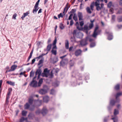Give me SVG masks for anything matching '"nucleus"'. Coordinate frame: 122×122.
Returning a JSON list of instances; mask_svg holds the SVG:
<instances>
[{
  "mask_svg": "<svg viewBox=\"0 0 122 122\" xmlns=\"http://www.w3.org/2000/svg\"><path fill=\"white\" fill-rule=\"evenodd\" d=\"M59 27L60 28L61 30L63 29L65 27L64 26L63 24L62 23H60Z\"/></svg>",
  "mask_w": 122,
  "mask_h": 122,
  "instance_id": "nucleus-29",
  "label": "nucleus"
},
{
  "mask_svg": "<svg viewBox=\"0 0 122 122\" xmlns=\"http://www.w3.org/2000/svg\"><path fill=\"white\" fill-rule=\"evenodd\" d=\"M25 120L27 121V118H25L24 117H22L21 118L19 122H23Z\"/></svg>",
  "mask_w": 122,
  "mask_h": 122,
  "instance_id": "nucleus-25",
  "label": "nucleus"
},
{
  "mask_svg": "<svg viewBox=\"0 0 122 122\" xmlns=\"http://www.w3.org/2000/svg\"><path fill=\"white\" fill-rule=\"evenodd\" d=\"M47 86L46 85H45L44 86L43 88L41 89L40 90L39 92L41 94H46L47 92V90L45 89V87H46Z\"/></svg>",
  "mask_w": 122,
  "mask_h": 122,
  "instance_id": "nucleus-5",
  "label": "nucleus"
},
{
  "mask_svg": "<svg viewBox=\"0 0 122 122\" xmlns=\"http://www.w3.org/2000/svg\"><path fill=\"white\" fill-rule=\"evenodd\" d=\"M52 45V44H48V45L47 46L46 49V51H47V52L46 54H42L39 56V59L41 58V57H42L44 55L47 54L48 53V52H49L51 48Z\"/></svg>",
  "mask_w": 122,
  "mask_h": 122,
  "instance_id": "nucleus-3",
  "label": "nucleus"
},
{
  "mask_svg": "<svg viewBox=\"0 0 122 122\" xmlns=\"http://www.w3.org/2000/svg\"><path fill=\"white\" fill-rule=\"evenodd\" d=\"M76 36H71L70 38V40L72 42H76Z\"/></svg>",
  "mask_w": 122,
  "mask_h": 122,
  "instance_id": "nucleus-16",
  "label": "nucleus"
},
{
  "mask_svg": "<svg viewBox=\"0 0 122 122\" xmlns=\"http://www.w3.org/2000/svg\"><path fill=\"white\" fill-rule=\"evenodd\" d=\"M41 76L43 77H48V74L44 72L42 74Z\"/></svg>",
  "mask_w": 122,
  "mask_h": 122,
  "instance_id": "nucleus-37",
  "label": "nucleus"
},
{
  "mask_svg": "<svg viewBox=\"0 0 122 122\" xmlns=\"http://www.w3.org/2000/svg\"><path fill=\"white\" fill-rule=\"evenodd\" d=\"M98 28L99 27L98 26H96L95 28L94 31L92 35V36L94 38L96 37L98 35L99 33H100L101 32V31L100 30H98L97 32V31L98 29Z\"/></svg>",
  "mask_w": 122,
  "mask_h": 122,
  "instance_id": "nucleus-4",
  "label": "nucleus"
},
{
  "mask_svg": "<svg viewBox=\"0 0 122 122\" xmlns=\"http://www.w3.org/2000/svg\"><path fill=\"white\" fill-rule=\"evenodd\" d=\"M119 101H118L117 100V101H115L114 99H112L110 101V105L111 106H114L116 103L117 102H119Z\"/></svg>",
  "mask_w": 122,
  "mask_h": 122,
  "instance_id": "nucleus-10",
  "label": "nucleus"
},
{
  "mask_svg": "<svg viewBox=\"0 0 122 122\" xmlns=\"http://www.w3.org/2000/svg\"><path fill=\"white\" fill-rule=\"evenodd\" d=\"M43 82V79L42 78H41L39 80V86H41V85L42 83Z\"/></svg>",
  "mask_w": 122,
  "mask_h": 122,
  "instance_id": "nucleus-26",
  "label": "nucleus"
},
{
  "mask_svg": "<svg viewBox=\"0 0 122 122\" xmlns=\"http://www.w3.org/2000/svg\"><path fill=\"white\" fill-rule=\"evenodd\" d=\"M112 2H110L107 4V6L109 8H110L112 5Z\"/></svg>",
  "mask_w": 122,
  "mask_h": 122,
  "instance_id": "nucleus-42",
  "label": "nucleus"
},
{
  "mask_svg": "<svg viewBox=\"0 0 122 122\" xmlns=\"http://www.w3.org/2000/svg\"><path fill=\"white\" fill-rule=\"evenodd\" d=\"M49 100V97L47 96H46L44 97L43 98V101L45 102H48Z\"/></svg>",
  "mask_w": 122,
  "mask_h": 122,
  "instance_id": "nucleus-15",
  "label": "nucleus"
},
{
  "mask_svg": "<svg viewBox=\"0 0 122 122\" xmlns=\"http://www.w3.org/2000/svg\"><path fill=\"white\" fill-rule=\"evenodd\" d=\"M115 16L114 15H113L112 16V20L113 21H115Z\"/></svg>",
  "mask_w": 122,
  "mask_h": 122,
  "instance_id": "nucleus-56",
  "label": "nucleus"
},
{
  "mask_svg": "<svg viewBox=\"0 0 122 122\" xmlns=\"http://www.w3.org/2000/svg\"><path fill=\"white\" fill-rule=\"evenodd\" d=\"M17 14L16 13H15L13 15L12 18L14 20H16V18L17 16Z\"/></svg>",
  "mask_w": 122,
  "mask_h": 122,
  "instance_id": "nucleus-49",
  "label": "nucleus"
},
{
  "mask_svg": "<svg viewBox=\"0 0 122 122\" xmlns=\"http://www.w3.org/2000/svg\"><path fill=\"white\" fill-rule=\"evenodd\" d=\"M29 14V13L28 12L24 13L23 15L21 17V18L23 20L25 17L26 16H27Z\"/></svg>",
  "mask_w": 122,
  "mask_h": 122,
  "instance_id": "nucleus-18",
  "label": "nucleus"
},
{
  "mask_svg": "<svg viewBox=\"0 0 122 122\" xmlns=\"http://www.w3.org/2000/svg\"><path fill=\"white\" fill-rule=\"evenodd\" d=\"M58 18H59L61 17L63 18V15L62 14V13H61L59 14L58 15Z\"/></svg>",
  "mask_w": 122,
  "mask_h": 122,
  "instance_id": "nucleus-50",
  "label": "nucleus"
},
{
  "mask_svg": "<svg viewBox=\"0 0 122 122\" xmlns=\"http://www.w3.org/2000/svg\"><path fill=\"white\" fill-rule=\"evenodd\" d=\"M56 39H55L54 41L53 42V45H55L56 42Z\"/></svg>",
  "mask_w": 122,
  "mask_h": 122,
  "instance_id": "nucleus-58",
  "label": "nucleus"
},
{
  "mask_svg": "<svg viewBox=\"0 0 122 122\" xmlns=\"http://www.w3.org/2000/svg\"><path fill=\"white\" fill-rule=\"evenodd\" d=\"M38 58V57H37L33 59L32 61L31 64H33L36 61V59H37Z\"/></svg>",
  "mask_w": 122,
  "mask_h": 122,
  "instance_id": "nucleus-54",
  "label": "nucleus"
},
{
  "mask_svg": "<svg viewBox=\"0 0 122 122\" xmlns=\"http://www.w3.org/2000/svg\"><path fill=\"white\" fill-rule=\"evenodd\" d=\"M38 81V69H37L36 72L35 76L33 78V80L29 84L30 86L35 87L37 86Z\"/></svg>",
  "mask_w": 122,
  "mask_h": 122,
  "instance_id": "nucleus-1",
  "label": "nucleus"
},
{
  "mask_svg": "<svg viewBox=\"0 0 122 122\" xmlns=\"http://www.w3.org/2000/svg\"><path fill=\"white\" fill-rule=\"evenodd\" d=\"M82 51L80 49L77 50L75 53V55L77 56H79L81 53Z\"/></svg>",
  "mask_w": 122,
  "mask_h": 122,
  "instance_id": "nucleus-13",
  "label": "nucleus"
},
{
  "mask_svg": "<svg viewBox=\"0 0 122 122\" xmlns=\"http://www.w3.org/2000/svg\"><path fill=\"white\" fill-rule=\"evenodd\" d=\"M67 5H68V3L66 5L65 7V8H64V9L63 13L64 14V15H65V14H64L65 12V11L66 9V12H67L69 8V7H68Z\"/></svg>",
  "mask_w": 122,
  "mask_h": 122,
  "instance_id": "nucleus-23",
  "label": "nucleus"
},
{
  "mask_svg": "<svg viewBox=\"0 0 122 122\" xmlns=\"http://www.w3.org/2000/svg\"><path fill=\"white\" fill-rule=\"evenodd\" d=\"M29 105L28 103H26L25 106V109H29V110L31 111L33 110L34 109L35 107L33 106H32V108H29Z\"/></svg>",
  "mask_w": 122,
  "mask_h": 122,
  "instance_id": "nucleus-8",
  "label": "nucleus"
},
{
  "mask_svg": "<svg viewBox=\"0 0 122 122\" xmlns=\"http://www.w3.org/2000/svg\"><path fill=\"white\" fill-rule=\"evenodd\" d=\"M106 33L108 35V39L109 40H111L113 38L112 33L109 32H106Z\"/></svg>",
  "mask_w": 122,
  "mask_h": 122,
  "instance_id": "nucleus-9",
  "label": "nucleus"
},
{
  "mask_svg": "<svg viewBox=\"0 0 122 122\" xmlns=\"http://www.w3.org/2000/svg\"><path fill=\"white\" fill-rule=\"evenodd\" d=\"M38 10V0L35 4L33 10V13L34 14H36Z\"/></svg>",
  "mask_w": 122,
  "mask_h": 122,
  "instance_id": "nucleus-7",
  "label": "nucleus"
},
{
  "mask_svg": "<svg viewBox=\"0 0 122 122\" xmlns=\"http://www.w3.org/2000/svg\"><path fill=\"white\" fill-rule=\"evenodd\" d=\"M94 25L93 24L90 23L88 27L90 30L92 29V27H93Z\"/></svg>",
  "mask_w": 122,
  "mask_h": 122,
  "instance_id": "nucleus-32",
  "label": "nucleus"
},
{
  "mask_svg": "<svg viewBox=\"0 0 122 122\" xmlns=\"http://www.w3.org/2000/svg\"><path fill=\"white\" fill-rule=\"evenodd\" d=\"M77 30H73V32L72 33V34L73 36H75L76 35V34H77V33L76 32Z\"/></svg>",
  "mask_w": 122,
  "mask_h": 122,
  "instance_id": "nucleus-48",
  "label": "nucleus"
},
{
  "mask_svg": "<svg viewBox=\"0 0 122 122\" xmlns=\"http://www.w3.org/2000/svg\"><path fill=\"white\" fill-rule=\"evenodd\" d=\"M96 7V9L97 11H99L101 10V7L99 5Z\"/></svg>",
  "mask_w": 122,
  "mask_h": 122,
  "instance_id": "nucleus-44",
  "label": "nucleus"
},
{
  "mask_svg": "<svg viewBox=\"0 0 122 122\" xmlns=\"http://www.w3.org/2000/svg\"><path fill=\"white\" fill-rule=\"evenodd\" d=\"M111 119L113 120L114 122H117L118 121L117 118L116 117L111 118Z\"/></svg>",
  "mask_w": 122,
  "mask_h": 122,
  "instance_id": "nucleus-34",
  "label": "nucleus"
},
{
  "mask_svg": "<svg viewBox=\"0 0 122 122\" xmlns=\"http://www.w3.org/2000/svg\"><path fill=\"white\" fill-rule=\"evenodd\" d=\"M122 94L121 93L119 92L116 95V99L117 100L119 101V100L117 99V98L119 96L121 95Z\"/></svg>",
  "mask_w": 122,
  "mask_h": 122,
  "instance_id": "nucleus-28",
  "label": "nucleus"
},
{
  "mask_svg": "<svg viewBox=\"0 0 122 122\" xmlns=\"http://www.w3.org/2000/svg\"><path fill=\"white\" fill-rule=\"evenodd\" d=\"M51 41V38H49L47 42V43L48 44H49V43H50Z\"/></svg>",
  "mask_w": 122,
  "mask_h": 122,
  "instance_id": "nucleus-61",
  "label": "nucleus"
},
{
  "mask_svg": "<svg viewBox=\"0 0 122 122\" xmlns=\"http://www.w3.org/2000/svg\"><path fill=\"white\" fill-rule=\"evenodd\" d=\"M32 115H33L31 113H30L28 115V117L30 119H31L32 118L31 117L32 116Z\"/></svg>",
  "mask_w": 122,
  "mask_h": 122,
  "instance_id": "nucleus-59",
  "label": "nucleus"
},
{
  "mask_svg": "<svg viewBox=\"0 0 122 122\" xmlns=\"http://www.w3.org/2000/svg\"><path fill=\"white\" fill-rule=\"evenodd\" d=\"M33 53V50H32L31 51V52L30 53V55L29 56L28 58V59L27 61L28 62V61H29L30 58L31 57Z\"/></svg>",
  "mask_w": 122,
  "mask_h": 122,
  "instance_id": "nucleus-22",
  "label": "nucleus"
},
{
  "mask_svg": "<svg viewBox=\"0 0 122 122\" xmlns=\"http://www.w3.org/2000/svg\"><path fill=\"white\" fill-rule=\"evenodd\" d=\"M58 61V58H56V59H54L53 61L52 62L53 63H55L57 62Z\"/></svg>",
  "mask_w": 122,
  "mask_h": 122,
  "instance_id": "nucleus-47",
  "label": "nucleus"
},
{
  "mask_svg": "<svg viewBox=\"0 0 122 122\" xmlns=\"http://www.w3.org/2000/svg\"><path fill=\"white\" fill-rule=\"evenodd\" d=\"M52 85L55 87L57 86L58 85L57 82H55L52 83Z\"/></svg>",
  "mask_w": 122,
  "mask_h": 122,
  "instance_id": "nucleus-38",
  "label": "nucleus"
},
{
  "mask_svg": "<svg viewBox=\"0 0 122 122\" xmlns=\"http://www.w3.org/2000/svg\"><path fill=\"white\" fill-rule=\"evenodd\" d=\"M49 71L48 70L47 68L45 69L44 70V72L47 74L49 72Z\"/></svg>",
  "mask_w": 122,
  "mask_h": 122,
  "instance_id": "nucleus-46",
  "label": "nucleus"
},
{
  "mask_svg": "<svg viewBox=\"0 0 122 122\" xmlns=\"http://www.w3.org/2000/svg\"><path fill=\"white\" fill-rule=\"evenodd\" d=\"M109 117V116H108L104 118V122H107L108 120Z\"/></svg>",
  "mask_w": 122,
  "mask_h": 122,
  "instance_id": "nucleus-41",
  "label": "nucleus"
},
{
  "mask_svg": "<svg viewBox=\"0 0 122 122\" xmlns=\"http://www.w3.org/2000/svg\"><path fill=\"white\" fill-rule=\"evenodd\" d=\"M34 74V72L32 71L30 73V77H33Z\"/></svg>",
  "mask_w": 122,
  "mask_h": 122,
  "instance_id": "nucleus-39",
  "label": "nucleus"
},
{
  "mask_svg": "<svg viewBox=\"0 0 122 122\" xmlns=\"http://www.w3.org/2000/svg\"><path fill=\"white\" fill-rule=\"evenodd\" d=\"M94 5L95 4L94 2H93L92 3H91L90 5V8L92 10H93V8Z\"/></svg>",
  "mask_w": 122,
  "mask_h": 122,
  "instance_id": "nucleus-30",
  "label": "nucleus"
},
{
  "mask_svg": "<svg viewBox=\"0 0 122 122\" xmlns=\"http://www.w3.org/2000/svg\"><path fill=\"white\" fill-rule=\"evenodd\" d=\"M119 113V112L116 109H115L114 110V115H117V114H118Z\"/></svg>",
  "mask_w": 122,
  "mask_h": 122,
  "instance_id": "nucleus-40",
  "label": "nucleus"
},
{
  "mask_svg": "<svg viewBox=\"0 0 122 122\" xmlns=\"http://www.w3.org/2000/svg\"><path fill=\"white\" fill-rule=\"evenodd\" d=\"M74 23L73 21L72 20H71L70 22V25L71 26L73 25Z\"/></svg>",
  "mask_w": 122,
  "mask_h": 122,
  "instance_id": "nucleus-60",
  "label": "nucleus"
},
{
  "mask_svg": "<svg viewBox=\"0 0 122 122\" xmlns=\"http://www.w3.org/2000/svg\"><path fill=\"white\" fill-rule=\"evenodd\" d=\"M96 45L95 44V43L94 42H92L90 44V47L91 48H92L95 46Z\"/></svg>",
  "mask_w": 122,
  "mask_h": 122,
  "instance_id": "nucleus-35",
  "label": "nucleus"
},
{
  "mask_svg": "<svg viewBox=\"0 0 122 122\" xmlns=\"http://www.w3.org/2000/svg\"><path fill=\"white\" fill-rule=\"evenodd\" d=\"M29 103L30 104H31L32 103L33 100L31 99H29Z\"/></svg>",
  "mask_w": 122,
  "mask_h": 122,
  "instance_id": "nucleus-51",
  "label": "nucleus"
},
{
  "mask_svg": "<svg viewBox=\"0 0 122 122\" xmlns=\"http://www.w3.org/2000/svg\"><path fill=\"white\" fill-rule=\"evenodd\" d=\"M94 4L96 6H99L100 5L99 2H98L97 1H96L95 2H94Z\"/></svg>",
  "mask_w": 122,
  "mask_h": 122,
  "instance_id": "nucleus-52",
  "label": "nucleus"
},
{
  "mask_svg": "<svg viewBox=\"0 0 122 122\" xmlns=\"http://www.w3.org/2000/svg\"><path fill=\"white\" fill-rule=\"evenodd\" d=\"M83 34L80 32H77L76 35V37L77 38H81L83 36Z\"/></svg>",
  "mask_w": 122,
  "mask_h": 122,
  "instance_id": "nucleus-11",
  "label": "nucleus"
},
{
  "mask_svg": "<svg viewBox=\"0 0 122 122\" xmlns=\"http://www.w3.org/2000/svg\"><path fill=\"white\" fill-rule=\"evenodd\" d=\"M57 49V48L56 46V45H53V46L52 48V49L54 50V49Z\"/></svg>",
  "mask_w": 122,
  "mask_h": 122,
  "instance_id": "nucleus-62",
  "label": "nucleus"
},
{
  "mask_svg": "<svg viewBox=\"0 0 122 122\" xmlns=\"http://www.w3.org/2000/svg\"><path fill=\"white\" fill-rule=\"evenodd\" d=\"M117 20L118 22L122 21V16H118L117 17Z\"/></svg>",
  "mask_w": 122,
  "mask_h": 122,
  "instance_id": "nucleus-19",
  "label": "nucleus"
},
{
  "mask_svg": "<svg viewBox=\"0 0 122 122\" xmlns=\"http://www.w3.org/2000/svg\"><path fill=\"white\" fill-rule=\"evenodd\" d=\"M65 47L66 49H68L69 48V42L68 40H67L66 41Z\"/></svg>",
  "mask_w": 122,
  "mask_h": 122,
  "instance_id": "nucleus-17",
  "label": "nucleus"
},
{
  "mask_svg": "<svg viewBox=\"0 0 122 122\" xmlns=\"http://www.w3.org/2000/svg\"><path fill=\"white\" fill-rule=\"evenodd\" d=\"M50 94L52 95H55V91L53 89H52L51 90Z\"/></svg>",
  "mask_w": 122,
  "mask_h": 122,
  "instance_id": "nucleus-31",
  "label": "nucleus"
},
{
  "mask_svg": "<svg viewBox=\"0 0 122 122\" xmlns=\"http://www.w3.org/2000/svg\"><path fill=\"white\" fill-rule=\"evenodd\" d=\"M41 59L39 61V66L41 64H42L43 62L44 59L43 57H41Z\"/></svg>",
  "mask_w": 122,
  "mask_h": 122,
  "instance_id": "nucleus-21",
  "label": "nucleus"
},
{
  "mask_svg": "<svg viewBox=\"0 0 122 122\" xmlns=\"http://www.w3.org/2000/svg\"><path fill=\"white\" fill-rule=\"evenodd\" d=\"M73 19L75 21H76L77 20V16L73 17Z\"/></svg>",
  "mask_w": 122,
  "mask_h": 122,
  "instance_id": "nucleus-64",
  "label": "nucleus"
},
{
  "mask_svg": "<svg viewBox=\"0 0 122 122\" xmlns=\"http://www.w3.org/2000/svg\"><path fill=\"white\" fill-rule=\"evenodd\" d=\"M17 66L15 65H14L12 66L11 68V70L13 71H14L17 68Z\"/></svg>",
  "mask_w": 122,
  "mask_h": 122,
  "instance_id": "nucleus-27",
  "label": "nucleus"
},
{
  "mask_svg": "<svg viewBox=\"0 0 122 122\" xmlns=\"http://www.w3.org/2000/svg\"><path fill=\"white\" fill-rule=\"evenodd\" d=\"M27 113L26 111H23L22 112V115L23 116H25Z\"/></svg>",
  "mask_w": 122,
  "mask_h": 122,
  "instance_id": "nucleus-43",
  "label": "nucleus"
},
{
  "mask_svg": "<svg viewBox=\"0 0 122 122\" xmlns=\"http://www.w3.org/2000/svg\"><path fill=\"white\" fill-rule=\"evenodd\" d=\"M47 112V110L46 108H43L41 111V113L44 116L45 115Z\"/></svg>",
  "mask_w": 122,
  "mask_h": 122,
  "instance_id": "nucleus-12",
  "label": "nucleus"
},
{
  "mask_svg": "<svg viewBox=\"0 0 122 122\" xmlns=\"http://www.w3.org/2000/svg\"><path fill=\"white\" fill-rule=\"evenodd\" d=\"M86 9L87 12L90 14H91L92 13V11L90 9L89 7H87L86 8Z\"/></svg>",
  "mask_w": 122,
  "mask_h": 122,
  "instance_id": "nucleus-36",
  "label": "nucleus"
},
{
  "mask_svg": "<svg viewBox=\"0 0 122 122\" xmlns=\"http://www.w3.org/2000/svg\"><path fill=\"white\" fill-rule=\"evenodd\" d=\"M65 64V63L63 60H62L60 62V65H61L63 66H64Z\"/></svg>",
  "mask_w": 122,
  "mask_h": 122,
  "instance_id": "nucleus-45",
  "label": "nucleus"
},
{
  "mask_svg": "<svg viewBox=\"0 0 122 122\" xmlns=\"http://www.w3.org/2000/svg\"><path fill=\"white\" fill-rule=\"evenodd\" d=\"M78 16L79 18V20H82L83 16L82 13L81 12H78Z\"/></svg>",
  "mask_w": 122,
  "mask_h": 122,
  "instance_id": "nucleus-14",
  "label": "nucleus"
},
{
  "mask_svg": "<svg viewBox=\"0 0 122 122\" xmlns=\"http://www.w3.org/2000/svg\"><path fill=\"white\" fill-rule=\"evenodd\" d=\"M119 85L118 84H117L114 87V89L116 90H118L119 89Z\"/></svg>",
  "mask_w": 122,
  "mask_h": 122,
  "instance_id": "nucleus-33",
  "label": "nucleus"
},
{
  "mask_svg": "<svg viewBox=\"0 0 122 122\" xmlns=\"http://www.w3.org/2000/svg\"><path fill=\"white\" fill-rule=\"evenodd\" d=\"M51 52L52 54L55 55H56L57 54V51L56 50H53V49H52L51 51Z\"/></svg>",
  "mask_w": 122,
  "mask_h": 122,
  "instance_id": "nucleus-24",
  "label": "nucleus"
},
{
  "mask_svg": "<svg viewBox=\"0 0 122 122\" xmlns=\"http://www.w3.org/2000/svg\"><path fill=\"white\" fill-rule=\"evenodd\" d=\"M119 5L122 6V0H120L119 2Z\"/></svg>",
  "mask_w": 122,
  "mask_h": 122,
  "instance_id": "nucleus-63",
  "label": "nucleus"
},
{
  "mask_svg": "<svg viewBox=\"0 0 122 122\" xmlns=\"http://www.w3.org/2000/svg\"><path fill=\"white\" fill-rule=\"evenodd\" d=\"M80 25L81 26H83V25L84 24V23L83 21H82L81 22H80Z\"/></svg>",
  "mask_w": 122,
  "mask_h": 122,
  "instance_id": "nucleus-57",
  "label": "nucleus"
},
{
  "mask_svg": "<svg viewBox=\"0 0 122 122\" xmlns=\"http://www.w3.org/2000/svg\"><path fill=\"white\" fill-rule=\"evenodd\" d=\"M6 82L8 84L12 86H14L15 85V83L14 82L8 81H7Z\"/></svg>",
  "mask_w": 122,
  "mask_h": 122,
  "instance_id": "nucleus-20",
  "label": "nucleus"
},
{
  "mask_svg": "<svg viewBox=\"0 0 122 122\" xmlns=\"http://www.w3.org/2000/svg\"><path fill=\"white\" fill-rule=\"evenodd\" d=\"M73 14H71L70 15V16L69 17L68 19L67 20H71L72 19V17L73 16Z\"/></svg>",
  "mask_w": 122,
  "mask_h": 122,
  "instance_id": "nucleus-55",
  "label": "nucleus"
},
{
  "mask_svg": "<svg viewBox=\"0 0 122 122\" xmlns=\"http://www.w3.org/2000/svg\"><path fill=\"white\" fill-rule=\"evenodd\" d=\"M76 9H72L71 10V11L70 12V13H74L76 12Z\"/></svg>",
  "mask_w": 122,
  "mask_h": 122,
  "instance_id": "nucleus-53",
  "label": "nucleus"
},
{
  "mask_svg": "<svg viewBox=\"0 0 122 122\" xmlns=\"http://www.w3.org/2000/svg\"><path fill=\"white\" fill-rule=\"evenodd\" d=\"M77 28L79 30H83L84 31L86 34H88V30H90L88 26L86 25H85L83 28H80L78 26L77 27Z\"/></svg>",
  "mask_w": 122,
  "mask_h": 122,
  "instance_id": "nucleus-2",
  "label": "nucleus"
},
{
  "mask_svg": "<svg viewBox=\"0 0 122 122\" xmlns=\"http://www.w3.org/2000/svg\"><path fill=\"white\" fill-rule=\"evenodd\" d=\"M87 38L82 40L80 42L81 45L82 46H86L87 44Z\"/></svg>",
  "mask_w": 122,
  "mask_h": 122,
  "instance_id": "nucleus-6",
  "label": "nucleus"
}]
</instances>
